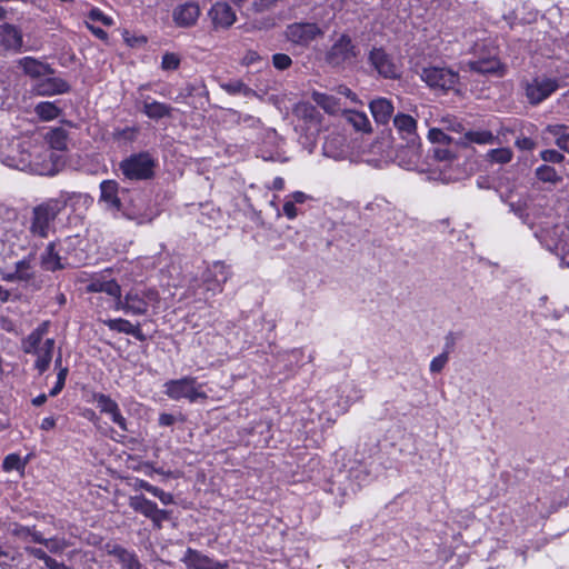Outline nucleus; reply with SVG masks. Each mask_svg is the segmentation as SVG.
Segmentation results:
<instances>
[{
    "label": "nucleus",
    "mask_w": 569,
    "mask_h": 569,
    "mask_svg": "<svg viewBox=\"0 0 569 569\" xmlns=\"http://www.w3.org/2000/svg\"><path fill=\"white\" fill-rule=\"evenodd\" d=\"M459 73H420V78L426 84L437 93H447L448 91H458Z\"/></svg>",
    "instance_id": "obj_12"
},
{
    "label": "nucleus",
    "mask_w": 569,
    "mask_h": 569,
    "mask_svg": "<svg viewBox=\"0 0 569 569\" xmlns=\"http://www.w3.org/2000/svg\"><path fill=\"white\" fill-rule=\"evenodd\" d=\"M428 138L432 143L449 144L451 142V138L442 128H431L428 132Z\"/></svg>",
    "instance_id": "obj_41"
},
{
    "label": "nucleus",
    "mask_w": 569,
    "mask_h": 569,
    "mask_svg": "<svg viewBox=\"0 0 569 569\" xmlns=\"http://www.w3.org/2000/svg\"><path fill=\"white\" fill-rule=\"evenodd\" d=\"M164 393L172 400L179 401L186 399L189 402H197L199 399H206L207 395L202 390V385L198 383L196 377L186 376L180 379L167 381Z\"/></svg>",
    "instance_id": "obj_4"
},
{
    "label": "nucleus",
    "mask_w": 569,
    "mask_h": 569,
    "mask_svg": "<svg viewBox=\"0 0 569 569\" xmlns=\"http://www.w3.org/2000/svg\"><path fill=\"white\" fill-rule=\"evenodd\" d=\"M433 158L439 161H450L455 158V154L447 148L435 147L432 150Z\"/></svg>",
    "instance_id": "obj_51"
},
{
    "label": "nucleus",
    "mask_w": 569,
    "mask_h": 569,
    "mask_svg": "<svg viewBox=\"0 0 569 569\" xmlns=\"http://www.w3.org/2000/svg\"><path fill=\"white\" fill-rule=\"evenodd\" d=\"M465 139L468 142L477 144H492L497 138L489 130H469L465 132Z\"/></svg>",
    "instance_id": "obj_33"
},
{
    "label": "nucleus",
    "mask_w": 569,
    "mask_h": 569,
    "mask_svg": "<svg viewBox=\"0 0 569 569\" xmlns=\"http://www.w3.org/2000/svg\"><path fill=\"white\" fill-rule=\"evenodd\" d=\"M1 277L4 281L18 282L16 268H13L12 270L1 272Z\"/></svg>",
    "instance_id": "obj_62"
},
{
    "label": "nucleus",
    "mask_w": 569,
    "mask_h": 569,
    "mask_svg": "<svg viewBox=\"0 0 569 569\" xmlns=\"http://www.w3.org/2000/svg\"><path fill=\"white\" fill-rule=\"evenodd\" d=\"M41 267L47 271H57L66 267L62 262V258L57 250V242L51 241L46 247L44 251L40 256Z\"/></svg>",
    "instance_id": "obj_22"
},
{
    "label": "nucleus",
    "mask_w": 569,
    "mask_h": 569,
    "mask_svg": "<svg viewBox=\"0 0 569 569\" xmlns=\"http://www.w3.org/2000/svg\"><path fill=\"white\" fill-rule=\"evenodd\" d=\"M512 156L513 153L510 148H498L488 151L487 160L490 162L505 164L511 161Z\"/></svg>",
    "instance_id": "obj_35"
},
{
    "label": "nucleus",
    "mask_w": 569,
    "mask_h": 569,
    "mask_svg": "<svg viewBox=\"0 0 569 569\" xmlns=\"http://www.w3.org/2000/svg\"><path fill=\"white\" fill-rule=\"evenodd\" d=\"M50 321H42L36 329H33L24 339L21 341V349L24 353L34 351V349L42 346L46 339L44 336L49 332Z\"/></svg>",
    "instance_id": "obj_21"
},
{
    "label": "nucleus",
    "mask_w": 569,
    "mask_h": 569,
    "mask_svg": "<svg viewBox=\"0 0 569 569\" xmlns=\"http://www.w3.org/2000/svg\"><path fill=\"white\" fill-rule=\"evenodd\" d=\"M321 33L316 23H293L287 28V38L297 44H307Z\"/></svg>",
    "instance_id": "obj_15"
},
{
    "label": "nucleus",
    "mask_w": 569,
    "mask_h": 569,
    "mask_svg": "<svg viewBox=\"0 0 569 569\" xmlns=\"http://www.w3.org/2000/svg\"><path fill=\"white\" fill-rule=\"evenodd\" d=\"M88 19L92 22L100 21L104 26H111L113 23L112 18L106 16L100 9L93 8L88 14Z\"/></svg>",
    "instance_id": "obj_47"
},
{
    "label": "nucleus",
    "mask_w": 569,
    "mask_h": 569,
    "mask_svg": "<svg viewBox=\"0 0 569 569\" xmlns=\"http://www.w3.org/2000/svg\"><path fill=\"white\" fill-rule=\"evenodd\" d=\"M229 267L222 261H214L202 273V282L207 291L216 295L222 291V286L230 278Z\"/></svg>",
    "instance_id": "obj_8"
},
{
    "label": "nucleus",
    "mask_w": 569,
    "mask_h": 569,
    "mask_svg": "<svg viewBox=\"0 0 569 569\" xmlns=\"http://www.w3.org/2000/svg\"><path fill=\"white\" fill-rule=\"evenodd\" d=\"M34 112L43 121H50L59 117L60 109L54 102L42 101L34 107Z\"/></svg>",
    "instance_id": "obj_32"
},
{
    "label": "nucleus",
    "mask_w": 569,
    "mask_h": 569,
    "mask_svg": "<svg viewBox=\"0 0 569 569\" xmlns=\"http://www.w3.org/2000/svg\"><path fill=\"white\" fill-rule=\"evenodd\" d=\"M103 323L113 331L130 335L134 337L139 341H144L146 336L141 331L140 325H132L129 320L118 318V319H108L104 320Z\"/></svg>",
    "instance_id": "obj_23"
},
{
    "label": "nucleus",
    "mask_w": 569,
    "mask_h": 569,
    "mask_svg": "<svg viewBox=\"0 0 569 569\" xmlns=\"http://www.w3.org/2000/svg\"><path fill=\"white\" fill-rule=\"evenodd\" d=\"M100 202H103L108 210L123 211L119 197V183L116 180H103L100 183Z\"/></svg>",
    "instance_id": "obj_17"
},
{
    "label": "nucleus",
    "mask_w": 569,
    "mask_h": 569,
    "mask_svg": "<svg viewBox=\"0 0 569 569\" xmlns=\"http://www.w3.org/2000/svg\"><path fill=\"white\" fill-rule=\"evenodd\" d=\"M129 507L146 518H151L161 510L156 502L147 499L143 495L130 497Z\"/></svg>",
    "instance_id": "obj_26"
},
{
    "label": "nucleus",
    "mask_w": 569,
    "mask_h": 569,
    "mask_svg": "<svg viewBox=\"0 0 569 569\" xmlns=\"http://www.w3.org/2000/svg\"><path fill=\"white\" fill-rule=\"evenodd\" d=\"M160 302L159 292L156 289H132L126 293L123 300L121 297L117 301V309L126 313L141 316L146 315L148 308L158 307Z\"/></svg>",
    "instance_id": "obj_2"
},
{
    "label": "nucleus",
    "mask_w": 569,
    "mask_h": 569,
    "mask_svg": "<svg viewBox=\"0 0 569 569\" xmlns=\"http://www.w3.org/2000/svg\"><path fill=\"white\" fill-rule=\"evenodd\" d=\"M122 38H123L124 42L130 47H140L147 42L146 37L134 36L128 30H124L122 32Z\"/></svg>",
    "instance_id": "obj_50"
},
{
    "label": "nucleus",
    "mask_w": 569,
    "mask_h": 569,
    "mask_svg": "<svg viewBox=\"0 0 569 569\" xmlns=\"http://www.w3.org/2000/svg\"><path fill=\"white\" fill-rule=\"evenodd\" d=\"M31 88L38 96L61 94L69 91L70 86L60 77L52 73H30Z\"/></svg>",
    "instance_id": "obj_5"
},
{
    "label": "nucleus",
    "mask_w": 569,
    "mask_h": 569,
    "mask_svg": "<svg viewBox=\"0 0 569 569\" xmlns=\"http://www.w3.org/2000/svg\"><path fill=\"white\" fill-rule=\"evenodd\" d=\"M93 401L97 403L100 412L106 413L110 417L113 423H116L123 432H128V423L126 418L122 416L119 405L104 393H94Z\"/></svg>",
    "instance_id": "obj_10"
},
{
    "label": "nucleus",
    "mask_w": 569,
    "mask_h": 569,
    "mask_svg": "<svg viewBox=\"0 0 569 569\" xmlns=\"http://www.w3.org/2000/svg\"><path fill=\"white\" fill-rule=\"evenodd\" d=\"M174 421H176L174 417L170 413H161L159 416V425L160 426L169 427V426H172L174 423Z\"/></svg>",
    "instance_id": "obj_60"
},
{
    "label": "nucleus",
    "mask_w": 569,
    "mask_h": 569,
    "mask_svg": "<svg viewBox=\"0 0 569 569\" xmlns=\"http://www.w3.org/2000/svg\"><path fill=\"white\" fill-rule=\"evenodd\" d=\"M43 545L50 552H60L67 548V542L64 539L60 538H50L43 541Z\"/></svg>",
    "instance_id": "obj_45"
},
{
    "label": "nucleus",
    "mask_w": 569,
    "mask_h": 569,
    "mask_svg": "<svg viewBox=\"0 0 569 569\" xmlns=\"http://www.w3.org/2000/svg\"><path fill=\"white\" fill-rule=\"evenodd\" d=\"M470 71L489 72L499 71L496 61H470Z\"/></svg>",
    "instance_id": "obj_42"
},
{
    "label": "nucleus",
    "mask_w": 569,
    "mask_h": 569,
    "mask_svg": "<svg viewBox=\"0 0 569 569\" xmlns=\"http://www.w3.org/2000/svg\"><path fill=\"white\" fill-rule=\"evenodd\" d=\"M88 292H106L118 300L121 297V288L114 280L94 279L87 286Z\"/></svg>",
    "instance_id": "obj_27"
},
{
    "label": "nucleus",
    "mask_w": 569,
    "mask_h": 569,
    "mask_svg": "<svg viewBox=\"0 0 569 569\" xmlns=\"http://www.w3.org/2000/svg\"><path fill=\"white\" fill-rule=\"evenodd\" d=\"M287 198L293 202L295 204L305 203L310 197L302 191H295L291 194L287 196Z\"/></svg>",
    "instance_id": "obj_58"
},
{
    "label": "nucleus",
    "mask_w": 569,
    "mask_h": 569,
    "mask_svg": "<svg viewBox=\"0 0 569 569\" xmlns=\"http://www.w3.org/2000/svg\"><path fill=\"white\" fill-rule=\"evenodd\" d=\"M369 108L375 121L380 124L388 123L393 113V106L391 101L386 98L373 99Z\"/></svg>",
    "instance_id": "obj_24"
},
{
    "label": "nucleus",
    "mask_w": 569,
    "mask_h": 569,
    "mask_svg": "<svg viewBox=\"0 0 569 569\" xmlns=\"http://www.w3.org/2000/svg\"><path fill=\"white\" fill-rule=\"evenodd\" d=\"M19 64H20L22 71H28V72L52 71L51 69L44 68L40 61H38L31 57H24V58L20 59Z\"/></svg>",
    "instance_id": "obj_38"
},
{
    "label": "nucleus",
    "mask_w": 569,
    "mask_h": 569,
    "mask_svg": "<svg viewBox=\"0 0 569 569\" xmlns=\"http://www.w3.org/2000/svg\"><path fill=\"white\" fill-rule=\"evenodd\" d=\"M357 56V46L352 42L350 36L343 33L332 43L326 59L331 67H341L345 62L355 59Z\"/></svg>",
    "instance_id": "obj_6"
},
{
    "label": "nucleus",
    "mask_w": 569,
    "mask_h": 569,
    "mask_svg": "<svg viewBox=\"0 0 569 569\" xmlns=\"http://www.w3.org/2000/svg\"><path fill=\"white\" fill-rule=\"evenodd\" d=\"M347 120L358 131H362V132L371 131L370 121H369L368 117L366 116V113H363V112L350 111L347 114Z\"/></svg>",
    "instance_id": "obj_34"
},
{
    "label": "nucleus",
    "mask_w": 569,
    "mask_h": 569,
    "mask_svg": "<svg viewBox=\"0 0 569 569\" xmlns=\"http://www.w3.org/2000/svg\"><path fill=\"white\" fill-rule=\"evenodd\" d=\"M295 113L302 119L318 122L319 112L317 109L310 103H299L295 108Z\"/></svg>",
    "instance_id": "obj_37"
},
{
    "label": "nucleus",
    "mask_w": 569,
    "mask_h": 569,
    "mask_svg": "<svg viewBox=\"0 0 569 569\" xmlns=\"http://www.w3.org/2000/svg\"><path fill=\"white\" fill-rule=\"evenodd\" d=\"M0 161L13 169L26 171L31 169V153L20 140H12L7 152H1Z\"/></svg>",
    "instance_id": "obj_7"
},
{
    "label": "nucleus",
    "mask_w": 569,
    "mask_h": 569,
    "mask_svg": "<svg viewBox=\"0 0 569 569\" xmlns=\"http://www.w3.org/2000/svg\"><path fill=\"white\" fill-rule=\"evenodd\" d=\"M68 372H69L68 368H60V370L58 371V375H57L56 385L49 391V396L50 397H56V396H58L61 392V390L64 387Z\"/></svg>",
    "instance_id": "obj_43"
},
{
    "label": "nucleus",
    "mask_w": 569,
    "mask_h": 569,
    "mask_svg": "<svg viewBox=\"0 0 569 569\" xmlns=\"http://www.w3.org/2000/svg\"><path fill=\"white\" fill-rule=\"evenodd\" d=\"M201 10L197 2H184L178 4L172 11V19L176 26L181 28L192 27L197 23Z\"/></svg>",
    "instance_id": "obj_14"
},
{
    "label": "nucleus",
    "mask_w": 569,
    "mask_h": 569,
    "mask_svg": "<svg viewBox=\"0 0 569 569\" xmlns=\"http://www.w3.org/2000/svg\"><path fill=\"white\" fill-rule=\"evenodd\" d=\"M32 262L33 258L31 256L17 261L14 263L17 278L18 282H23L26 287H30L32 290H39L41 288V281Z\"/></svg>",
    "instance_id": "obj_16"
},
{
    "label": "nucleus",
    "mask_w": 569,
    "mask_h": 569,
    "mask_svg": "<svg viewBox=\"0 0 569 569\" xmlns=\"http://www.w3.org/2000/svg\"><path fill=\"white\" fill-rule=\"evenodd\" d=\"M557 87L558 84L555 80L546 76H539L533 78L532 83L527 84L526 94L529 102L536 104L549 97Z\"/></svg>",
    "instance_id": "obj_9"
},
{
    "label": "nucleus",
    "mask_w": 569,
    "mask_h": 569,
    "mask_svg": "<svg viewBox=\"0 0 569 569\" xmlns=\"http://www.w3.org/2000/svg\"><path fill=\"white\" fill-rule=\"evenodd\" d=\"M172 108L166 103L152 100L143 102V113L153 120H159L171 114Z\"/></svg>",
    "instance_id": "obj_28"
},
{
    "label": "nucleus",
    "mask_w": 569,
    "mask_h": 569,
    "mask_svg": "<svg viewBox=\"0 0 569 569\" xmlns=\"http://www.w3.org/2000/svg\"><path fill=\"white\" fill-rule=\"evenodd\" d=\"M208 16L216 30L230 28L237 19L236 12L224 1H217L210 8Z\"/></svg>",
    "instance_id": "obj_13"
},
{
    "label": "nucleus",
    "mask_w": 569,
    "mask_h": 569,
    "mask_svg": "<svg viewBox=\"0 0 569 569\" xmlns=\"http://www.w3.org/2000/svg\"><path fill=\"white\" fill-rule=\"evenodd\" d=\"M312 98L318 106L330 114L341 111V106L336 97L322 92H313Z\"/></svg>",
    "instance_id": "obj_29"
},
{
    "label": "nucleus",
    "mask_w": 569,
    "mask_h": 569,
    "mask_svg": "<svg viewBox=\"0 0 569 569\" xmlns=\"http://www.w3.org/2000/svg\"><path fill=\"white\" fill-rule=\"evenodd\" d=\"M67 201L63 199H49L32 210L29 231L33 237L46 239L54 230V220L64 209Z\"/></svg>",
    "instance_id": "obj_1"
},
{
    "label": "nucleus",
    "mask_w": 569,
    "mask_h": 569,
    "mask_svg": "<svg viewBox=\"0 0 569 569\" xmlns=\"http://www.w3.org/2000/svg\"><path fill=\"white\" fill-rule=\"evenodd\" d=\"M369 61L376 71H390L392 67L389 56L382 49H372Z\"/></svg>",
    "instance_id": "obj_31"
},
{
    "label": "nucleus",
    "mask_w": 569,
    "mask_h": 569,
    "mask_svg": "<svg viewBox=\"0 0 569 569\" xmlns=\"http://www.w3.org/2000/svg\"><path fill=\"white\" fill-rule=\"evenodd\" d=\"M566 127L562 124H549L547 127V131L552 134L556 140L559 139L561 136H568L569 132H566Z\"/></svg>",
    "instance_id": "obj_56"
},
{
    "label": "nucleus",
    "mask_w": 569,
    "mask_h": 569,
    "mask_svg": "<svg viewBox=\"0 0 569 569\" xmlns=\"http://www.w3.org/2000/svg\"><path fill=\"white\" fill-rule=\"evenodd\" d=\"M47 141L51 149L63 151L68 147V132L63 128L52 129L47 133Z\"/></svg>",
    "instance_id": "obj_30"
},
{
    "label": "nucleus",
    "mask_w": 569,
    "mask_h": 569,
    "mask_svg": "<svg viewBox=\"0 0 569 569\" xmlns=\"http://www.w3.org/2000/svg\"><path fill=\"white\" fill-rule=\"evenodd\" d=\"M149 519L152 521L157 529H160L162 527V522L170 519V512L162 509Z\"/></svg>",
    "instance_id": "obj_54"
},
{
    "label": "nucleus",
    "mask_w": 569,
    "mask_h": 569,
    "mask_svg": "<svg viewBox=\"0 0 569 569\" xmlns=\"http://www.w3.org/2000/svg\"><path fill=\"white\" fill-rule=\"evenodd\" d=\"M22 46L21 31L9 23L0 26V54L9 50H19Z\"/></svg>",
    "instance_id": "obj_19"
},
{
    "label": "nucleus",
    "mask_w": 569,
    "mask_h": 569,
    "mask_svg": "<svg viewBox=\"0 0 569 569\" xmlns=\"http://www.w3.org/2000/svg\"><path fill=\"white\" fill-rule=\"evenodd\" d=\"M181 561L187 569H228L227 562L217 561L192 548H187Z\"/></svg>",
    "instance_id": "obj_11"
},
{
    "label": "nucleus",
    "mask_w": 569,
    "mask_h": 569,
    "mask_svg": "<svg viewBox=\"0 0 569 569\" xmlns=\"http://www.w3.org/2000/svg\"><path fill=\"white\" fill-rule=\"evenodd\" d=\"M449 361V351L443 350L440 355L435 357L430 361L429 370L431 373H439L443 370V368L447 366Z\"/></svg>",
    "instance_id": "obj_39"
},
{
    "label": "nucleus",
    "mask_w": 569,
    "mask_h": 569,
    "mask_svg": "<svg viewBox=\"0 0 569 569\" xmlns=\"http://www.w3.org/2000/svg\"><path fill=\"white\" fill-rule=\"evenodd\" d=\"M10 90L9 86L6 83V81L0 78V109L3 108L7 100L9 99Z\"/></svg>",
    "instance_id": "obj_57"
},
{
    "label": "nucleus",
    "mask_w": 569,
    "mask_h": 569,
    "mask_svg": "<svg viewBox=\"0 0 569 569\" xmlns=\"http://www.w3.org/2000/svg\"><path fill=\"white\" fill-rule=\"evenodd\" d=\"M161 66L164 70H176L180 66V59L176 53H166L162 57Z\"/></svg>",
    "instance_id": "obj_48"
},
{
    "label": "nucleus",
    "mask_w": 569,
    "mask_h": 569,
    "mask_svg": "<svg viewBox=\"0 0 569 569\" xmlns=\"http://www.w3.org/2000/svg\"><path fill=\"white\" fill-rule=\"evenodd\" d=\"M536 176L540 181L557 183L561 180L555 168L542 164L536 169Z\"/></svg>",
    "instance_id": "obj_36"
},
{
    "label": "nucleus",
    "mask_w": 569,
    "mask_h": 569,
    "mask_svg": "<svg viewBox=\"0 0 569 569\" xmlns=\"http://www.w3.org/2000/svg\"><path fill=\"white\" fill-rule=\"evenodd\" d=\"M46 566L49 569H68V567L63 562H60L51 557L46 558Z\"/></svg>",
    "instance_id": "obj_61"
},
{
    "label": "nucleus",
    "mask_w": 569,
    "mask_h": 569,
    "mask_svg": "<svg viewBox=\"0 0 569 569\" xmlns=\"http://www.w3.org/2000/svg\"><path fill=\"white\" fill-rule=\"evenodd\" d=\"M56 426V420L53 417H47V418H43L42 421H41V425H40V428L42 430H51L53 429Z\"/></svg>",
    "instance_id": "obj_64"
},
{
    "label": "nucleus",
    "mask_w": 569,
    "mask_h": 569,
    "mask_svg": "<svg viewBox=\"0 0 569 569\" xmlns=\"http://www.w3.org/2000/svg\"><path fill=\"white\" fill-rule=\"evenodd\" d=\"M393 124L407 143L415 144L417 142V121L411 116L398 113L393 118Z\"/></svg>",
    "instance_id": "obj_20"
},
{
    "label": "nucleus",
    "mask_w": 569,
    "mask_h": 569,
    "mask_svg": "<svg viewBox=\"0 0 569 569\" xmlns=\"http://www.w3.org/2000/svg\"><path fill=\"white\" fill-rule=\"evenodd\" d=\"M54 346V339L48 338L43 341L41 347L34 349V351L27 352V355H32L36 357L34 368L40 375L49 369L53 358Z\"/></svg>",
    "instance_id": "obj_18"
},
{
    "label": "nucleus",
    "mask_w": 569,
    "mask_h": 569,
    "mask_svg": "<svg viewBox=\"0 0 569 569\" xmlns=\"http://www.w3.org/2000/svg\"><path fill=\"white\" fill-rule=\"evenodd\" d=\"M440 122L442 123V129L453 132H462L463 126L460 121H458L455 117H443Z\"/></svg>",
    "instance_id": "obj_44"
},
{
    "label": "nucleus",
    "mask_w": 569,
    "mask_h": 569,
    "mask_svg": "<svg viewBox=\"0 0 569 569\" xmlns=\"http://www.w3.org/2000/svg\"><path fill=\"white\" fill-rule=\"evenodd\" d=\"M157 161L147 151L133 153L119 163L126 179L132 181L148 180L154 174Z\"/></svg>",
    "instance_id": "obj_3"
},
{
    "label": "nucleus",
    "mask_w": 569,
    "mask_h": 569,
    "mask_svg": "<svg viewBox=\"0 0 569 569\" xmlns=\"http://www.w3.org/2000/svg\"><path fill=\"white\" fill-rule=\"evenodd\" d=\"M516 146L521 150H532L536 142L529 137H521L516 140Z\"/></svg>",
    "instance_id": "obj_55"
},
{
    "label": "nucleus",
    "mask_w": 569,
    "mask_h": 569,
    "mask_svg": "<svg viewBox=\"0 0 569 569\" xmlns=\"http://www.w3.org/2000/svg\"><path fill=\"white\" fill-rule=\"evenodd\" d=\"M291 58L284 53H276L272 56L273 67L278 70L288 69L291 66Z\"/></svg>",
    "instance_id": "obj_49"
},
{
    "label": "nucleus",
    "mask_w": 569,
    "mask_h": 569,
    "mask_svg": "<svg viewBox=\"0 0 569 569\" xmlns=\"http://www.w3.org/2000/svg\"><path fill=\"white\" fill-rule=\"evenodd\" d=\"M540 158L545 162H551V163H560L565 159L563 154L555 149H547V150L541 151Z\"/></svg>",
    "instance_id": "obj_46"
},
{
    "label": "nucleus",
    "mask_w": 569,
    "mask_h": 569,
    "mask_svg": "<svg viewBox=\"0 0 569 569\" xmlns=\"http://www.w3.org/2000/svg\"><path fill=\"white\" fill-rule=\"evenodd\" d=\"M282 211H283V214L290 219V220H293L295 218H297V216L299 214V211L297 209V204H295L293 202H291L287 197L284 199V203H283V207H282Z\"/></svg>",
    "instance_id": "obj_53"
},
{
    "label": "nucleus",
    "mask_w": 569,
    "mask_h": 569,
    "mask_svg": "<svg viewBox=\"0 0 569 569\" xmlns=\"http://www.w3.org/2000/svg\"><path fill=\"white\" fill-rule=\"evenodd\" d=\"M339 391L341 395L338 400V406L342 410L362 398V390L353 382H343L340 385Z\"/></svg>",
    "instance_id": "obj_25"
},
{
    "label": "nucleus",
    "mask_w": 569,
    "mask_h": 569,
    "mask_svg": "<svg viewBox=\"0 0 569 569\" xmlns=\"http://www.w3.org/2000/svg\"><path fill=\"white\" fill-rule=\"evenodd\" d=\"M263 61V59L254 51H249L244 54V57L242 58V67H252L257 63H261Z\"/></svg>",
    "instance_id": "obj_52"
},
{
    "label": "nucleus",
    "mask_w": 569,
    "mask_h": 569,
    "mask_svg": "<svg viewBox=\"0 0 569 569\" xmlns=\"http://www.w3.org/2000/svg\"><path fill=\"white\" fill-rule=\"evenodd\" d=\"M24 468V463L21 461V458L17 453L8 455L2 461V469L7 472L12 470H20Z\"/></svg>",
    "instance_id": "obj_40"
},
{
    "label": "nucleus",
    "mask_w": 569,
    "mask_h": 569,
    "mask_svg": "<svg viewBox=\"0 0 569 569\" xmlns=\"http://www.w3.org/2000/svg\"><path fill=\"white\" fill-rule=\"evenodd\" d=\"M556 144L563 151L569 153V133L568 136H561L556 140Z\"/></svg>",
    "instance_id": "obj_63"
},
{
    "label": "nucleus",
    "mask_w": 569,
    "mask_h": 569,
    "mask_svg": "<svg viewBox=\"0 0 569 569\" xmlns=\"http://www.w3.org/2000/svg\"><path fill=\"white\" fill-rule=\"evenodd\" d=\"M86 26L97 38H99L101 40L107 39V32L103 29H101L99 27H94L89 21H86Z\"/></svg>",
    "instance_id": "obj_59"
}]
</instances>
